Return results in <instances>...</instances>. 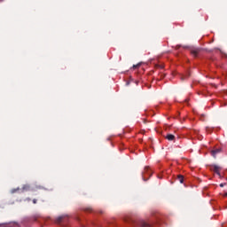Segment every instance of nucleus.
Listing matches in <instances>:
<instances>
[{
    "label": "nucleus",
    "instance_id": "nucleus-7",
    "mask_svg": "<svg viewBox=\"0 0 227 227\" xmlns=\"http://www.w3.org/2000/svg\"><path fill=\"white\" fill-rule=\"evenodd\" d=\"M177 180L180 182V184H184V176L182 175L177 176Z\"/></svg>",
    "mask_w": 227,
    "mask_h": 227
},
{
    "label": "nucleus",
    "instance_id": "nucleus-8",
    "mask_svg": "<svg viewBox=\"0 0 227 227\" xmlns=\"http://www.w3.org/2000/svg\"><path fill=\"white\" fill-rule=\"evenodd\" d=\"M22 190L23 191H29V185H27V184L23 185Z\"/></svg>",
    "mask_w": 227,
    "mask_h": 227
},
{
    "label": "nucleus",
    "instance_id": "nucleus-5",
    "mask_svg": "<svg viewBox=\"0 0 227 227\" xmlns=\"http://www.w3.org/2000/svg\"><path fill=\"white\" fill-rule=\"evenodd\" d=\"M166 139H168V141H175V135L168 134Z\"/></svg>",
    "mask_w": 227,
    "mask_h": 227
},
{
    "label": "nucleus",
    "instance_id": "nucleus-2",
    "mask_svg": "<svg viewBox=\"0 0 227 227\" xmlns=\"http://www.w3.org/2000/svg\"><path fill=\"white\" fill-rule=\"evenodd\" d=\"M190 53L193 58H198V54L201 52L202 49L201 48H196V47H191L189 48Z\"/></svg>",
    "mask_w": 227,
    "mask_h": 227
},
{
    "label": "nucleus",
    "instance_id": "nucleus-9",
    "mask_svg": "<svg viewBox=\"0 0 227 227\" xmlns=\"http://www.w3.org/2000/svg\"><path fill=\"white\" fill-rule=\"evenodd\" d=\"M85 212H93V209L91 207H86L84 208Z\"/></svg>",
    "mask_w": 227,
    "mask_h": 227
},
{
    "label": "nucleus",
    "instance_id": "nucleus-4",
    "mask_svg": "<svg viewBox=\"0 0 227 227\" xmlns=\"http://www.w3.org/2000/svg\"><path fill=\"white\" fill-rule=\"evenodd\" d=\"M65 217H67V216H65V215H60V216H59V217L56 219V223H57L58 224H60V223H63V220L65 219Z\"/></svg>",
    "mask_w": 227,
    "mask_h": 227
},
{
    "label": "nucleus",
    "instance_id": "nucleus-6",
    "mask_svg": "<svg viewBox=\"0 0 227 227\" xmlns=\"http://www.w3.org/2000/svg\"><path fill=\"white\" fill-rule=\"evenodd\" d=\"M221 153V149H215L211 152L213 157H215V155H217V153Z\"/></svg>",
    "mask_w": 227,
    "mask_h": 227
},
{
    "label": "nucleus",
    "instance_id": "nucleus-14",
    "mask_svg": "<svg viewBox=\"0 0 227 227\" xmlns=\"http://www.w3.org/2000/svg\"><path fill=\"white\" fill-rule=\"evenodd\" d=\"M223 196L226 197V196H227V192H225V193L223 194Z\"/></svg>",
    "mask_w": 227,
    "mask_h": 227
},
{
    "label": "nucleus",
    "instance_id": "nucleus-11",
    "mask_svg": "<svg viewBox=\"0 0 227 227\" xmlns=\"http://www.w3.org/2000/svg\"><path fill=\"white\" fill-rule=\"evenodd\" d=\"M139 67H141V64H137V65H134V66H133V68H134V69L139 68Z\"/></svg>",
    "mask_w": 227,
    "mask_h": 227
},
{
    "label": "nucleus",
    "instance_id": "nucleus-3",
    "mask_svg": "<svg viewBox=\"0 0 227 227\" xmlns=\"http://www.w3.org/2000/svg\"><path fill=\"white\" fill-rule=\"evenodd\" d=\"M210 169H211V171H214V173H216V175H218V176L221 177V172H219V171H221V167H219L217 165H212L210 167Z\"/></svg>",
    "mask_w": 227,
    "mask_h": 227
},
{
    "label": "nucleus",
    "instance_id": "nucleus-12",
    "mask_svg": "<svg viewBox=\"0 0 227 227\" xmlns=\"http://www.w3.org/2000/svg\"><path fill=\"white\" fill-rule=\"evenodd\" d=\"M224 185H226V183L220 184V187H224Z\"/></svg>",
    "mask_w": 227,
    "mask_h": 227
},
{
    "label": "nucleus",
    "instance_id": "nucleus-17",
    "mask_svg": "<svg viewBox=\"0 0 227 227\" xmlns=\"http://www.w3.org/2000/svg\"><path fill=\"white\" fill-rule=\"evenodd\" d=\"M15 191H17V190L12 191V192H15Z\"/></svg>",
    "mask_w": 227,
    "mask_h": 227
},
{
    "label": "nucleus",
    "instance_id": "nucleus-10",
    "mask_svg": "<svg viewBox=\"0 0 227 227\" xmlns=\"http://www.w3.org/2000/svg\"><path fill=\"white\" fill-rule=\"evenodd\" d=\"M187 77H191V73H188V74L186 76L182 77L181 79H182V81H184V79H187Z\"/></svg>",
    "mask_w": 227,
    "mask_h": 227
},
{
    "label": "nucleus",
    "instance_id": "nucleus-1",
    "mask_svg": "<svg viewBox=\"0 0 227 227\" xmlns=\"http://www.w3.org/2000/svg\"><path fill=\"white\" fill-rule=\"evenodd\" d=\"M147 176H152V171H150V168L149 167H145L144 171L142 172V178L145 182H146V180H148Z\"/></svg>",
    "mask_w": 227,
    "mask_h": 227
},
{
    "label": "nucleus",
    "instance_id": "nucleus-13",
    "mask_svg": "<svg viewBox=\"0 0 227 227\" xmlns=\"http://www.w3.org/2000/svg\"><path fill=\"white\" fill-rule=\"evenodd\" d=\"M33 203H34V205H36V203H37L36 199H34V200H33Z\"/></svg>",
    "mask_w": 227,
    "mask_h": 227
},
{
    "label": "nucleus",
    "instance_id": "nucleus-16",
    "mask_svg": "<svg viewBox=\"0 0 227 227\" xmlns=\"http://www.w3.org/2000/svg\"><path fill=\"white\" fill-rule=\"evenodd\" d=\"M177 49H180V46H177Z\"/></svg>",
    "mask_w": 227,
    "mask_h": 227
},
{
    "label": "nucleus",
    "instance_id": "nucleus-15",
    "mask_svg": "<svg viewBox=\"0 0 227 227\" xmlns=\"http://www.w3.org/2000/svg\"><path fill=\"white\" fill-rule=\"evenodd\" d=\"M3 1H4V0H0V3H3Z\"/></svg>",
    "mask_w": 227,
    "mask_h": 227
}]
</instances>
